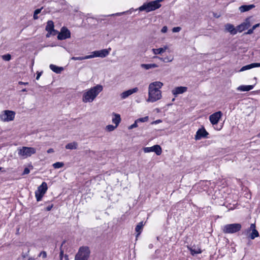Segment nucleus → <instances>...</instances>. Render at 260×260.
I'll use <instances>...</instances> for the list:
<instances>
[{
  "instance_id": "obj_50",
  "label": "nucleus",
  "mask_w": 260,
  "mask_h": 260,
  "mask_svg": "<svg viewBox=\"0 0 260 260\" xmlns=\"http://www.w3.org/2000/svg\"><path fill=\"white\" fill-rule=\"evenodd\" d=\"M153 58H158V59H159V60H160L161 61H162L163 62H164V57H158L157 56H154Z\"/></svg>"
},
{
  "instance_id": "obj_60",
  "label": "nucleus",
  "mask_w": 260,
  "mask_h": 260,
  "mask_svg": "<svg viewBox=\"0 0 260 260\" xmlns=\"http://www.w3.org/2000/svg\"><path fill=\"white\" fill-rule=\"evenodd\" d=\"M257 136L260 138V133L258 134Z\"/></svg>"
},
{
  "instance_id": "obj_52",
  "label": "nucleus",
  "mask_w": 260,
  "mask_h": 260,
  "mask_svg": "<svg viewBox=\"0 0 260 260\" xmlns=\"http://www.w3.org/2000/svg\"><path fill=\"white\" fill-rule=\"evenodd\" d=\"M54 152V150L52 148H49L48 150H47V153H53Z\"/></svg>"
},
{
  "instance_id": "obj_48",
  "label": "nucleus",
  "mask_w": 260,
  "mask_h": 260,
  "mask_svg": "<svg viewBox=\"0 0 260 260\" xmlns=\"http://www.w3.org/2000/svg\"><path fill=\"white\" fill-rule=\"evenodd\" d=\"M164 0H156L155 1L156 2V4H157L159 6V8H160L161 5L160 4V3L163 2Z\"/></svg>"
},
{
  "instance_id": "obj_18",
  "label": "nucleus",
  "mask_w": 260,
  "mask_h": 260,
  "mask_svg": "<svg viewBox=\"0 0 260 260\" xmlns=\"http://www.w3.org/2000/svg\"><path fill=\"white\" fill-rule=\"evenodd\" d=\"M260 67V63H252L245 66H243L239 70V72H243L244 71L251 69L253 68Z\"/></svg>"
},
{
  "instance_id": "obj_53",
  "label": "nucleus",
  "mask_w": 260,
  "mask_h": 260,
  "mask_svg": "<svg viewBox=\"0 0 260 260\" xmlns=\"http://www.w3.org/2000/svg\"><path fill=\"white\" fill-rule=\"evenodd\" d=\"M251 230H250V227L248 228L245 232L244 234L246 235L247 233H248L249 232H250Z\"/></svg>"
},
{
  "instance_id": "obj_9",
  "label": "nucleus",
  "mask_w": 260,
  "mask_h": 260,
  "mask_svg": "<svg viewBox=\"0 0 260 260\" xmlns=\"http://www.w3.org/2000/svg\"><path fill=\"white\" fill-rule=\"evenodd\" d=\"M71 37L70 30L66 27H63L57 36V39L59 40H63Z\"/></svg>"
},
{
  "instance_id": "obj_40",
  "label": "nucleus",
  "mask_w": 260,
  "mask_h": 260,
  "mask_svg": "<svg viewBox=\"0 0 260 260\" xmlns=\"http://www.w3.org/2000/svg\"><path fill=\"white\" fill-rule=\"evenodd\" d=\"M38 256H42L43 258H45L47 257V253L45 251H42L39 253Z\"/></svg>"
},
{
  "instance_id": "obj_58",
  "label": "nucleus",
  "mask_w": 260,
  "mask_h": 260,
  "mask_svg": "<svg viewBox=\"0 0 260 260\" xmlns=\"http://www.w3.org/2000/svg\"><path fill=\"white\" fill-rule=\"evenodd\" d=\"M213 255H211L210 257L209 260H213Z\"/></svg>"
},
{
  "instance_id": "obj_10",
  "label": "nucleus",
  "mask_w": 260,
  "mask_h": 260,
  "mask_svg": "<svg viewBox=\"0 0 260 260\" xmlns=\"http://www.w3.org/2000/svg\"><path fill=\"white\" fill-rule=\"evenodd\" d=\"M222 113L221 111H218L214 113L209 116V120L213 125L218 123L219 119L221 118Z\"/></svg>"
},
{
  "instance_id": "obj_20",
  "label": "nucleus",
  "mask_w": 260,
  "mask_h": 260,
  "mask_svg": "<svg viewBox=\"0 0 260 260\" xmlns=\"http://www.w3.org/2000/svg\"><path fill=\"white\" fill-rule=\"evenodd\" d=\"M48 189L47 184L45 182H42L41 185H40L38 187L36 191L40 192L41 194H45L47 191Z\"/></svg>"
},
{
  "instance_id": "obj_14",
  "label": "nucleus",
  "mask_w": 260,
  "mask_h": 260,
  "mask_svg": "<svg viewBox=\"0 0 260 260\" xmlns=\"http://www.w3.org/2000/svg\"><path fill=\"white\" fill-rule=\"evenodd\" d=\"M138 91V87H135L132 89L127 90L126 91H125L123 92H122L120 94L121 98L122 99H125L129 95H132V94L137 92Z\"/></svg>"
},
{
  "instance_id": "obj_11",
  "label": "nucleus",
  "mask_w": 260,
  "mask_h": 260,
  "mask_svg": "<svg viewBox=\"0 0 260 260\" xmlns=\"http://www.w3.org/2000/svg\"><path fill=\"white\" fill-rule=\"evenodd\" d=\"M143 150L145 153L154 152L157 155H160L162 152L161 148L158 145H155L150 147H145Z\"/></svg>"
},
{
  "instance_id": "obj_34",
  "label": "nucleus",
  "mask_w": 260,
  "mask_h": 260,
  "mask_svg": "<svg viewBox=\"0 0 260 260\" xmlns=\"http://www.w3.org/2000/svg\"><path fill=\"white\" fill-rule=\"evenodd\" d=\"M64 166V164L62 162H56L53 164V167L55 169H59L62 167Z\"/></svg>"
},
{
  "instance_id": "obj_27",
  "label": "nucleus",
  "mask_w": 260,
  "mask_h": 260,
  "mask_svg": "<svg viewBox=\"0 0 260 260\" xmlns=\"http://www.w3.org/2000/svg\"><path fill=\"white\" fill-rule=\"evenodd\" d=\"M190 251L192 255L202 253V250L198 247H192L190 248Z\"/></svg>"
},
{
  "instance_id": "obj_12",
  "label": "nucleus",
  "mask_w": 260,
  "mask_h": 260,
  "mask_svg": "<svg viewBox=\"0 0 260 260\" xmlns=\"http://www.w3.org/2000/svg\"><path fill=\"white\" fill-rule=\"evenodd\" d=\"M209 133L206 131L204 127L199 128L196 132L194 139L196 140H201L202 138H208Z\"/></svg>"
},
{
  "instance_id": "obj_41",
  "label": "nucleus",
  "mask_w": 260,
  "mask_h": 260,
  "mask_svg": "<svg viewBox=\"0 0 260 260\" xmlns=\"http://www.w3.org/2000/svg\"><path fill=\"white\" fill-rule=\"evenodd\" d=\"M138 126V122L135 120V122L128 127L129 129H133Z\"/></svg>"
},
{
  "instance_id": "obj_42",
  "label": "nucleus",
  "mask_w": 260,
  "mask_h": 260,
  "mask_svg": "<svg viewBox=\"0 0 260 260\" xmlns=\"http://www.w3.org/2000/svg\"><path fill=\"white\" fill-rule=\"evenodd\" d=\"M181 28L180 27H173V29H172V31L173 32H179L181 30Z\"/></svg>"
},
{
  "instance_id": "obj_43",
  "label": "nucleus",
  "mask_w": 260,
  "mask_h": 260,
  "mask_svg": "<svg viewBox=\"0 0 260 260\" xmlns=\"http://www.w3.org/2000/svg\"><path fill=\"white\" fill-rule=\"evenodd\" d=\"M29 172H30L29 169L28 168H25L24 169L23 174V175L28 174V173H29Z\"/></svg>"
},
{
  "instance_id": "obj_31",
  "label": "nucleus",
  "mask_w": 260,
  "mask_h": 260,
  "mask_svg": "<svg viewBox=\"0 0 260 260\" xmlns=\"http://www.w3.org/2000/svg\"><path fill=\"white\" fill-rule=\"evenodd\" d=\"M66 241V240H63L61 243V245L60 247V253H59V258H60V260H62V258H63V250L62 249V246L63 245V244H65Z\"/></svg>"
},
{
  "instance_id": "obj_56",
  "label": "nucleus",
  "mask_w": 260,
  "mask_h": 260,
  "mask_svg": "<svg viewBox=\"0 0 260 260\" xmlns=\"http://www.w3.org/2000/svg\"><path fill=\"white\" fill-rule=\"evenodd\" d=\"M123 13H124V12H123V13H116L115 14H112L111 15H115L119 16V15H120L121 14H123Z\"/></svg>"
},
{
  "instance_id": "obj_45",
  "label": "nucleus",
  "mask_w": 260,
  "mask_h": 260,
  "mask_svg": "<svg viewBox=\"0 0 260 260\" xmlns=\"http://www.w3.org/2000/svg\"><path fill=\"white\" fill-rule=\"evenodd\" d=\"M253 32V30L252 28H250L248 30V31L246 32H245V34L246 35H250L252 34Z\"/></svg>"
},
{
  "instance_id": "obj_17",
  "label": "nucleus",
  "mask_w": 260,
  "mask_h": 260,
  "mask_svg": "<svg viewBox=\"0 0 260 260\" xmlns=\"http://www.w3.org/2000/svg\"><path fill=\"white\" fill-rule=\"evenodd\" d=\"M225 29L232 35H235L237 33L236 28L234 27V25L230 23L225 25Z\"/></svg>"
},
{
  "instance_id": "obj_36",
  "label": "nucleus",
  "mask_w": 260,
  "mask_h": 260,
  "mask_svg": "<svg viewBox=\"0 0 260 260\" xmlns=\"http://www.w3.org/2000/svg\"><path fill=\"white\" fill-rule=\"evenodd\" d=\"M148 116H145L144 117L140 118L136 120L137 122H145L148 120Z\"/></svg>"
},
{
  "instance_id": "obj_3",
  "label": "nucleus",
  "mask_w": 260,
  "mask_h": 260,
  "mask_svg": "<svg viewBox=\"0 0 260 260\" xmlns=\"http://www.w3.org/2000/svg\"><path fill=\"white\" fill-rule=\"evenodd\" d=\"M19 156L22 158H26L36 153V149L34 147L23 146L17 148Z\"/></svg>"
},
{
  "instance_id": "obj_21",
  "label": "nucleus",
  "mask_w": 260,
  "mask_h": 260,
  "mask_svg": "<svg viewBox=\"0 0 260 260\" xmlns=\"http://www.w3.org/2000/svg\"><path fill=\"white\" fill-rule=\"evenodd\" d=\"M254 86V85H240L237 88V90L241 91H247L252 89Z\"/></svg>"
},
{
  "instance_id": "obj_38",
  "label": "nucleus",
  "mask_w": 260,
  "mask_h": 260,
  "mask_svg": "<svg viewBox=\"0 0 260 260\" xmlns=\"http://www.w3.org/2000/svg\"><path fill=\"white\" fill-rule=\"evenodd\" d=\"M117 126L116 125H108L106 126V129L108 132H112L114 131Z\"/></svg>"
},
{
  "instance_id": "obj_13",
  "label": "nucleus",
  "mask_w": 260,
  "mask_h": 260,
  "mask_svg": "<svg viewBox=\"0 0 260 260\" xmlns=\"http://www.w3.org/2000/svg\"><path fill=\"white\" fill-rule=\"evenodd\" d=\"M15 113L12 111L6 110L5 113L2 116V119L5 121L13 120L14 118Z\"/></svg>"
},
{
  "instance_id": "obj_4",
  "label": "nucleus",
  "mask_w": 260,
  "mask_h": 260,
  "mask_svg": "<svg viewBox=\"0 0 260 260\" xmlns=\"http://www.w3.org/2000/svg\"><path fill=\"white\" fill-rule=\"evenodd\" d=\"M90 255V250L88 247H81L76 254L75 260H88Z\"/></svg>"
},
{
  "instance_id": "obj_59",
  "label": "nucleus",
  "mask_w": 260,
  "mask_h": 260,
  "mask_svg": "<svg viewBox=\"0 0 260 260\" xmlns=\"http://www.w3.org/2000/svg\"><path fill=\"white\" fill-rule=\"evenodd\" d=\"M152 244H150V245H149V248H151V247H152Z\"/></svg>"
},
{
  "instance_id": "obj_15",
  "label": "nucleus",
  "mask_w": 260,
  "mask_h": 260,
  "mask_svg": "<svg viewBox=\"0 0 260 260\" xmlns=\"http://www.w3.org/2000/svg\"><path fill=\"white\" fill-rule=\"evenodd\" d=\"M250 230H251L252 232L249 235V238L251 239H254V238L259 236V233L256 230L255 224L254 223L251 224L250 226Z\"/></svg>"
},
{
  "instance_id": "obj_54",
  "label": "nucleus",
  "mask_w": 260,
  "mask_h": 260,
  "mask_svg": "<svg viewBox=\"0 0 260 260\" xmlns=\"http://www.w3.org/2000/svg\"><path fill=\"white\" fill-rule=\"evenodd\" d=\"M65 260H69L68 255L65 254L64 256Z\"/></svg>"
},
{
  "instance_id": "obj_19",
  "label": "nucleus",
  "mask_w": 260,
  "mask_h": 260,
  "mask_svg": "<svg viewBox=\"0 0 260 260\" xmlns=\"http://www.w3.org/2000/svg\"><path fill=\"white\" fill-rule=\"evenodd\" d=\"M113 117H112V122L115 124L117 126L119 125V123L121 121V117L120 115L119 114H117L115 113H112Z\"/></svg>"
},
{
  "instance_id": "obj_57",
  "label": "nucleus",
  "mask_w": 260,
  "mask_h": 260,
  "mask_svg": "<svg viewBox=\"0 0 260 260\" xmlns=\"http://www.w3.org/2000/svg\"><path fill=\"white\" fill-rule=\"evenodd\" d=\"M27 91V90H26V88H24V89H22V90H21V91H22V92H25V91Z\"/></svg>"
},
{
  "instance_id": "obj_26",
  "label": "nucleus",
  "mask_w": 260,
  "mask_h": 260,
  "mask_svg": "<svg viewBox=\"0 0 260 260\" xmlns=\"http://www.w3.org/2000/svg\"><path fill=\"white\" fill-rule=\"evenodd\" d=\"M78 147V143L76 142H73L72 143H68L66 145V148L67 149H76Z\"/></svg>"
},
{
  "instance_id": "obj_51",
  "label": "nucleus",
  "mask_w": 260,
  "mask_h": 260,
  "mask_svg": "<svg viewBox=\"0 0 260 260\" xmlns=\"http://www.w3.org/2000/svg\"><path fill=\"white\" fill-rule=\"evenodd\" d=\"M18 84H20V85H28V82H22V81H19L18 82Z\"/></svg>"
},
{
  "instance_id": "obj_39",
  "label": "nucleus",
  "mask_w": 260,
  "mask_h": 260,
  "mask_svg": "<svg viewBox=\"0 0 260 260\" xmlns=\"http://www.w3.org/2000/svg\"><path fill=\"white\" fill-rule=\"evenodd\" d=\"M174 59L173 57L172 56H167L164 57V62H170L173 61Z\"/></svg>"
},
{
  "instance_id": "obj_32",
  "label": "nucleus",
  "mask_w": 260,
  "mask_h": 260,
  "mask_svg": "<svg viewBox=\"0 0 260 260\" xmlns=\"http://www.w3.org/2000/svg\"><path fill=\"white\" fill-rule=\"evenodd\" d=\"M42 9L43 7L40 9H37L34 11L33 18L35 20H37L39 18L38 15L41 13Z\"/></svg>"
},
{
  "instance_id": "obj_44",
  "label": "nucleus",
  "mask_w": 260,
  "mask_h": 260,
  "mask_svg": "<svg viewBox=\"0 0 260 260\" xmlns=\"http://www.w3.org/2000/svg\"><path fill=\"white\" fill-rule=\"evenodd\" d=\"M168 30V27L166 26H164L161 28V31L163 33H165Z\"/></svg>"
},
{
  "instance_id": "obj_23",
  "label": "nucleus",
  "mask_w": 260,
  "mask_h": 260,
  "mask_svg": "<svg viewBox=\"0 0 260 260\" xmlns=\"http://www.w3.org/2000/svg\"><path fill=\"white\" fill-rule=\"evenodd\" d=\"M49 68L53 72L56 74H60L63 70L62 67H57L53 64H50Z\"/></svg>"
},
{
  "instance_id": "obj_37",
  "label": "nucleus",
  "mask_w": 260,
  "mask_h": 260,
  "mask_svg": "<svg viewBox=\"0 0 260 260\" xmlns=\"http://www.w3.org/2000/svg\"><path fill=\"white\" fill-rule=\"evenodd\" d=\"M236 29L237 30V32H242L243 30L246 29L243 25L241 23V24L238 25L236 27Z\"/></svg>"
},
{
  "instance_id": "obj_16",
  "label": "nucleus",
  "mask_w": 260,
  "mask_h": 260,
  "mask_svg": "<svg viewBox=\"0 0 260 260\" xmlns=\"http://www.w3.org/2000/svg\"><path fill=\"white\" fill-rule=\"evenodd\" d=\"M187 90V88L186 87L184 86H179L175 88L172 90V93L175 96H176L178 94L183 93L186 92Z\"/></svg>"
},
{
  "instance_id": "obj_30",
  "label": "nucleus",
  "mask_w": 260,
  "mask_h": 260,
  "mask_svg": "<svg viewBox=\"0 0 260 260\" xmlns=\"http://www.w3.org/2000/svg\"><path fill=\"white\" fill-rule=\"evenodd\" d=\"M91 57L89 55H86L85 56H80V57H73L72 59L74 60H82L84 59H90Z\"/></svg>"
},
{
  "instance_id": "obj_46",
  "label": "nucleus",
  "mask_w": 260,
  "mask_h": 260,
  "mask_svg": "<svg viewBox=\"0 0 260 260\" xmlns=\"http://www.w3.org/2000/svg\"><path fill=\"white\" fill-rule=\"evenodd\" d=\"M43 72H37V77H36V79L37 80H39L40 76L42 75V74Z\"/></svg>"
},
{
  "instance_id": "obj_28",
  "label": "nucleus",
  "mask_w": 260,
  "mask_h": 260,
  "mask_svg": "<svg viewBox=\"0 0 260 260\" xmlns=\"http://www.w3.org/2000/svg\"><path fill=\"white\" fill-rule=\"evenodd\" d=\"M143 225L144 224L143 222H140L136 226L135 231H136L137 233H138V235H140V233H141V231Z\"/></svg>"
},
{
  "instance_id": "obj_2",
  "label": "nucleus",
  "mask_w": 260,
  "mask_h": 260,
  "mask_svg": "<svg viewBox=\"0 0 260 260\" xmlns=\"http://www.w3.org/2000/svg\"><path fill=\"white\" fill-rule=\"evenodd\" d=\"M103 86L99 84L91 87L84 92L82 101L84 103L93 102L98 95L103 90Z\"/></svg>"
},
{
  "instance_id": "obj_33",
  "label": "nucleus",
  "mask_w": 260,
  "mask_h": 260,
  "mask_svg": "<svg viewBox=\"0 0 260 260\" xmlns=\"http://www.w3.org/2000/svg\"><path fill=\"white\" fill-rule=\"evenodd\" d=\"M44 194H43V193L41 194L40 192H39L37 191H35V196H36L37 201L38 202L42 200V198L43 197Z\"/></svg>"
},
{
  "instance_id": "obj_29",
  "label": "nucleus",
  "mask_w": 260,
  "mask_h": 260,
  "mask_svg": "<svg viewBox=\"0 0 260 260\" xmlns=\"http://www.w3.org/2000/svg\"><path fill=\"white\" fill-rule=\"evenodd\" d=\"M245 28L247 29L251 26L250 18H247L245 21L242 23Z\"/></svg>"
},
{
  "instance_id": "obj_7",
  "label": "nucleus",
  "mask_w": 260,
  "mask_h": 260,
  "mask_svg": "<svg viewBox=\"0 0 260 260\" xmlns=\"http://www.w3.org/2000/svg\"><path fill=\"white\" fill-rule=\"evenodd\" d=\"M111 49L109 48L108 49H104L100 50L94 51L91 53V55H89V56L91 57L90 58L93 57L104 58L109 55Z\"/></svg>"
},
{
  "instance_id": "obj_35",
  "label": "nucleus",
  "mask_w": 260,
  "mask_h": 260,
  "mask_svg": "<svg viewBox=\"0 0 260 260\" xmlns=\"http://www.w3.org/2000/svg\"><path fill=\"white\" fill-rule=\"evenodd\" d=\"M2 58L5 61H9L11 59V55L10 54H5L2 56Z\"/></svg>"
},
{
  "instance_id": "obj_8",
  "label": "nucleus",
  "mask_w": 260,
  "mask_h": 260,
  "mask_svg": "<svg viewBox=\"0 0 260 260\" xmlns=\"http://www.w3.org/2000/svg\"><path fill=\"white\" fill-rule=\"evenodd\" d=\"M54 27V25L53 22L52 20L48 21L47 25L45 27V30L48 32L46 35V37L48 38L51 35L55 36L57 34V30H55Z\"/></svg>"
},
{
  "instance_id": "obj_6",
  "label": "nucleus",
  "mask_w": 260,
  "mask_h": 260,
  "mask_svg": "<svg viewBox=\"0 0 260 260\" xmlns=\"http://www.w3.org/2000/svg\"><path fill=\"white\" fill-rule=\"evenodd\" d=\"M159 8L158 5L156 4L155 1H153L143 4L142 6L139 7V9L140 11H145L148 13Z\"/></svg>"
},
{
  "instance_id": "obj_24",
  "label": "nucleus",
  "mask_w": 260,
  "mask_h": 260,
  "mask_svg": "<svg viewBox=\"0 0 260 260\" xmlns=\"http://www.w3.org/2000/svg\"><path fill=\"white\" fill-rule=\"evenodd\" d=\"M168 49L167 46H164L163 48H159L158 49H152V51L155 55L160 54L165 52Z\"/></svg>"
},
{
  "instance_id": "obj_25",
  "label": "nucleus",
  "mask_w": 260,
  "mask_h": 260,
  "mask_svg": "<svg viewBox=\"0 0 260 260\" xmlns=\"http://www.w3.org/2000/svg\"><path fill=\"white\" fill-rule=\"evenodd\" d=\"M141 67L143 69H144L146 70H149L150 69L155 68L158 67V65L155 63H150V64H141Z\"/></svg>"
},
{
  "instance_id": "obj_22",
  "label": "nucleus",
  "mask_w": 260,
  "mask_h": 260,
  "mask_svg": "<svg viewBox=\"0 0 260 260\" xmlns=\"http://www.w3.org/2000/svg\"><path fill=\"white\" fill-rule=\"evenodd\" d=\"M254 7L255 6L254 5H242L239 7V10L241 12H245L249 11Z\"/></svg>"
},
{
  "instance_id": "obj_1",
  "label": "nucleus",
  "mask_w": 260,
  "mask_h": 260,
  "mask_svg": "<svg viewBox=\"0 0 260 260\" xmlns=\"http://www.w3.org/2000/svg\"><path fill=\"white\" fill-rule=\"evenodd\" d=\"M163 86V83L160 81H155L151 83L148 87V98L147 101L154 103L161 98V92L159 90Z\"/></svg>"
},
{
  "instance_id": "obj_55",
  "label": "nucleus",
  "mask_w": 260,
  "mask_h": 260,
  "mask_svg": "<svg viewBox=\"0 0 260 260\" xmlns=\"http://www.w3.org/2000/svg\"><path fill=\"white\" fill-rule=\"evenodd\" d=\"M160 122H161L160 120H157L154 121L153 123H159Z\"/></svg>"
},
{
  "instance_id": "obj_47",
  "label": "nucleus",
  "mask_w": 260,
  "mask_h": 260,
  "mask_svg": "<svg viewBox=\"0 0 260 260\" xmlns=\"http://www.w3.org/2000/svg\"><path fill=\"white\" fill-rule=\"evenodd\" d=\"M53 204H51V205L47 206L46 208V210H47L48 211H50L51 210V209L53 208Z\"/></svg>"
},
{
  "instance_id": "obj_5",
  "label": "nucleus",
  "mask_w": 260,
  "mask_h": 260,
  "mask_svg": "<svg viewBox=\"0 0 260 260\" xmlns=\"http://www.w3.org/2000/svg\"><path fill=\"white\" fill-rule=\"evenodd\" d=\"M241 228L240 223L228 224L223 226L222 230L225 234H234L240 231Z\"/></svg>"
},
{
  "instance_id": "obj_49",
  "label": "nucleus",
  "mask_w": 260,
  "mask_h": 260,
  "mask_svg": "<svg viewBox=\"0 0 260 260\" xmlns=\"http://www.w3.org/2000/svg\"><path fill=\"white\" fill-rule=\"evenodd\" d=\"M259 26V23H257V24H255L254 25H253L251 28L254 30L256 28H257Z\"/></svg>"
}]
</instances>
